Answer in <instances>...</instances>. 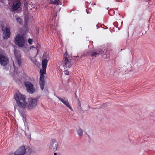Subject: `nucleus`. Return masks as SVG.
<instances>
[{
	"label": "nucleus",
	"instance_id": "nucleus-1",
	"mask_svg": "<svg viewBox=\"0 0 155 155\" xmlns=\"http://www.w3.org/2000/svg\"><path fill=\"white\" fill-rule=\"evenodd\" d=\"M14 97L19 107L23 109L26 108L27 103L24 95L20 93H18L14 95Z\"/></svg>",
	"mask_w": 155,
	"mask_h": 155
},
{
	"label": "nucleus",
	"instance_id": "nucleus-2",
	"mask_svg": "<svg viewBox=\"0 0 155 155\" xmlns=\"http://www.w3.org/2000/svg\"><path fill=\"white\" fill-rule=\"evenodd\" d=\"M25 39L22 36L18 35L16 36L15 40L16 45L19 47H23L25 44Z\"/></svg>",
	"mask_w": 155,
	"mask_h": 155
},
{
	"label": "nucleus",
	"instance_id": "nucleus-3",
	"mask_svg": "<svg viewBox=\"0 0 155 155\" xmlns=\"http://www.w3.org/2000/svg\"><path fill=\"white\" fill-rule=\"evenodd\" d=\"M0 27L2 28V30L3 31V38L5 39H7L10 37V35L9 29L4 26L2 23L0 25Z\"/></svg>",
	"mask_w": 155,
	"mask_h": 155
},
{
	"label": "nucleus",
	"instance_id": "nucleus-4",
	"mask_svg": "<svg viewBox=\"0 0 155 155\" xmlns=\"http://www.w3.org/2000/svg\"><path fill=\"white\" fill-rule=\"evenodd\" d=\"M24 84L28 92L32 94L35 91V89L34 85L30 82L25 81Z\"/></svg>",
	"mask_w": 155,
	"mask_h": 155
},
{
	"label": "nucleus",
	"instance_id": "nucleus-5",
	"mask_svg": "<svg viewBox=\"0 0 155 155\" xmlns=\"http://www.w3.org/2000/svg\"><path fill=\"white\" fill-rule=\"evenodd\" d=\"M58 147V143L54 139L51 140L49 147L50 151L53 152L55 151Z\"/></svg>",
	"mask_w": 155,
	"mask_h": 155
},
{
	"label": "nucleus",
	"instance_id": "nucleus-6",
	"mask_svg": "<svg viewBox=\"0 0 155 155\" xmlns=\"http://www.w3.org/2000/svg\"><path fill=\"white\" fill-rule=\"evenodd\" d=\"M37 99L35 98H30L28 100V108L32 109L34 108L37 104Z\"/></svg>",
	"mask_w": 155,
	"mask_h": 155
},
{
	"label": "nucleus",
	"instance_id": "nucleus-7",
	"mask_svg": "<svg viewBox=\"0 0 155 155\" xmlns=\"http://www.w3.org/2000/svg\"><path fill=\"white\" fill-rule=\"evenodd\" d=\"M26 152V149L24 146L20 147L14 153L15 155H24Z\"/></svg>",
	"mask_w": 155,
	"mask_h": 155
},
{
	"label": "nucleus",
	"instance_id": "nucleus-8",
	"mask_svg": "<svg viewBox=\"0 0 155 155\" xmlns=\"http://www.w3.org/2000/svg\"><path fill=\"white\" fill-rule=\"evenodd\" d=\"M8 61V59L7 57L5 56L3 54H0V63L3 66L6 65Z\"/></svg>",
	"mask_w": 155,
	"mask_h": 155
},
{
	"label": "nucleus",
	"instance_id": "nucleus-9",
	"mask_svg": "<svg viewBox=\"0 0 155 155\" xmlns=\"http://www.w3.org/2000/svg\"><path fill=\"white\" fill-rule=\"evenodd\" d=\"M14 54L16 58V61L17 62L18 65L21 66L23 60L21 58V55L20 53L18 51H15L14 52Z\"/></svg>",
	"mask_w": 155,
	"mask_h": 155
},
{
	"label": "nucleus",
	"instance_id": "nucleus-10",
	"mask_svg": "<svg viewBox=\"0 0 155 155\" xmlns=\"http://www.w3.org/2000/svg\"><path fill=\"white\" fill-rule=\"evenodd\" d=\"M63 66L64 68H71L72 66L71 61L67 58H63Z\"/></svg>",
	"mask_w": 155,
	"mask_h": 155
},
{
	"label": "nucleus",
	"instance_id": "nucleus-11",
	"mask_svg": "<svg viewBox=\"0 0 155 155\" xmlns=\"http://www.w3.org/2000/svg\"><path fill=\"white\" fill-rule=\"evenodd\" d=\"M58 98L62 102L64 105L68 107L69 109L71 111H73V110L69 105V103L68 101V99L65 97H63V98L58 97Z\"/></svg>",
	"mask_w": 155,
	"mask_h": 155
},
{
	"label": "nucleus",
	"instance_id": "nucleus-12",
	"mask_svg": "<svg viewBox=\"0 0 155 155\" xmlns=\"http://www.w3.org/2000/svg\"><path fill=\"white\" fill-rule=\"evenodd\" d=\"M48 60L47 59H44L42 61V67L43 69L40 70V72L46 73V69Z\"/></svg>",
	"mask_w": 155,
	"mask_h": 155
},
{
	"label": "nucleus",
	"instance_id": "nucleus-13",
	"mask_svg": "<svg viewBox=\"0 0 155 155\" xmlns=\"http://www.w3.org/2000/svg\"><path fill=\"white\" fill-rule=\"evenodd\" d=\"M21 5L20 2L19 0L15 1L13 3L12 8L14 11L17 10Z\"/></svg>",
	"mask_w": 155,
	"mask_h": 155
},
{
	"label": "nucleus",
	"instance_id": "nucleus-14",
	"mask_svg": "<svg viewBox=\"0 0 155 155\" xmlns=\"http://www.w3.org/2000/svg\"><path fill=\"white\" fill-rule=\"evenodd\" d=\"M103 51H104V52L102 54V57L104 58H109L110 56V51L108 50H104Z\"/></svg>",
	"mask_w": 155,
	"mask_h": 155
},
{
	"label": "nucleus",
	"instance_id": "nucleus-15",
	"mask_svg": "<svg viewBox=\"0 0 155 155\" xmlns=\"http://www.w3.org/2000/svg\"><path fill=\"white\" fill-rule=\"evenodd\" d=\"M104 52V51H103L102 50L98 51L97 52H93L91 53L90 56L91 57L95 56L96 57V55H97L101 54L102 55Z\"/></svg>",
	"mask_w": 155,
	"mask_h": 155
},
{
	"label": "nucleus",
	"instance_id": "nucleus-16",
	"mask_svg": "<svg viewBox=\"0 0 155 155\" xmlns=\"http://www.w3.org/2000/svg\"><path fill=\"white\" fill-rule=\"evenodd\" d=\"M40 78L39 81H41V82H43L45 83V79L44 77V74H45L46 73L40 72Z\"/></svg>",
	"mask_w": 155,
	"mask_h": 155
},
{
	"label": "nucleus",
	"instance_id": "nucleus-17",
	"mask_svg": "<svg viewBox=\"0 0 155 155\" xmlns=\"http://www.w3.org/2000/svg\"><path fill=\"white\" fill-rule=\"evenodd\" d=\"M16 18L17 21L20 24H22L23 23V21L22 19L19 16H16Z\"/></svg>",
	"mask_w": 155,
	"mask_h": 155
},
{
	"label": "nucleus",
	"instance_id": "nucleus-18",
	"mask_svg": "<svg viewBox=\"0 0 155 155\" xmlns=\"http://www.w3.org/2000/svg\"><path fill=\"white\" fill-rule=\"evenodd\" d=\"M39 84L40 85L41 89L42 90H43L44 87L45 83L41 82V81H39Z\"/></svg>",
	"mask_w": 155,
	"mask_h": 155
},
{
	"label": "nucleus",
	"instance_id": "nucleus-19",
	"mask_svg": "<svg viewBox=\"0 0 155 155\" xmlns=\"http://www.w3.org/2000/svg\"><path fill=\"white\" fill-rule=\"evenodd\" d=\"M77 132L80 136H82L83 134V131L81 128H79V129L77 131Z\"/></svg>",
	"mask_w": 155,
	"mask_h": 155
},
{
	"label": "nucleus",
	"instance_id": "nucleus-20",
	"mask_svg": "<svg viewBox=\"0 0 155 155\" xmlns=\"http://www.w3.org/2000/svg\"><path fill=\"white\" fill-rule=\"evenodd\" d=\"M59 0H54V1L53 2V3L56 5H59L58 1Z\"/></svg>",
	"mask_w": 155,
	"mask_h": 155
},
{
	"label": "nucleus",
	"instance_id": "nucleus-21",
	"mask_svg": "<svg viewBox=\"0 0 155 155\" xmlns=\"http://www.w3.org/2000/svg\"><path fill=\"white\" fill-rule=\"evenodd\" d=\"M28 42L30 45L32 44L33 39L31 38H29L28 40Z\"/></svg>",
	"mask_w": 155,
	"mask_h": 155
},
{
	"label": "nucleus",
	"instance_id": "nucleus-22",
	"mask_svg": "<svg viewBox=\"0 0 155 155\" xmlns=\"http://www.w3.org/2000/svg\"><path fill=\"white\" fill-rule=\"evenodd\" d=\"M68 55L66 51L64 54V57L63 58H67V59H68Z\"/></svg>",
	"mask_w": 155,
	"mask_h": 155
},
{
	"label": "nucleus",
	"instance_id": "nucleus-23",
	"mask_svg": "<svg viewBox=\"0 0 155 155\" xmlns=\"http://www.w3.org/2000/svg\"><path fill=\"white\" fill-rule=\"evenodd\" d=\"M64 74L66 75H69V71L66 70L64 71Z\"/></svg>",
	"mask_w": 155,
	"mask_h": 155
},
{
	"label": "nucleus",
	"instance_id": "nucleus-24",
	"mask_svg": "<svg viewBox=\"0 0 155 155\" xmlns=\"http://www.w3.org/2000/svg\"><path fill=\"white\" fill-rule=\"evenodd\" d=\"M33 62L35 64H36V63H37V61H34Z\"/></svg>",
	"mask_w": 155,
	"mask_h": 155
},
{
	"label": "nucleus",
	"instance_id": "nucleus-25",
	"mask_svg": "<svg viewBox=\"0 0 155 155\" xmlns=\"http://www.w3.org/2000/svg\"><path fill=\"white\" fill-rule=\"evenodd\" d=\"M38 47H40V45H38V46H37V47L38 48Z\"/></svg>",
	"mask_w": 155,
	"mask_h": 155
},
{
	"label": "nucleus",
	"instance_id": "nucleus-26",
	"mask_svg": "<svg viewBox=\"0 0 155 155\" xmlns=\"http://www.w3.org/2000/svg\"><path fill=\"white\" fill-rule=\"evenodd\" d=\"M117 22H115L114 23V24H115V23H117Z\"/></svg>",
	"mask_w": 155,
	"mask_h": 155
},
{
	"label": "nucleus",
	"instance_id": "nucleus-27",
	"mask_svg": "<svg viewBox=\"0 0 155 155\" xmlns=\"http://www.w3.org/2000/svg\"><path fill=\"white\" fill-rule=\"evenodd\" d=\"M94 5H96V3H94Z\"/></svg>",
	"mask_w": 155,
	"mask_h": 155
},
{
	"label": "nucleus",
	"instance_id": "nucleus-28",
	"mask_svg": "<svg viewBox=\"0 0 155 155\" xmlns=\"http://www.w3.org/2000/svg\"><path fill=\"white\" fill-rule=\"evenodd\" d=\"M75 94V96H76V97H77V95H76V94Z\"/></svg>",
	"mask_w": 155,
	"mask_h": 155
}]
</instances>
